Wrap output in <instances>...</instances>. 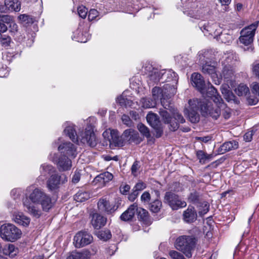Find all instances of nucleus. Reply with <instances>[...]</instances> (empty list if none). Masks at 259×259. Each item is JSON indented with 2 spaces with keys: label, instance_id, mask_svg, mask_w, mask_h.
Returning a JSON list of instances; mask_svg holds the SVG:
<instances>
[{
  "label": "nucleus",
  "instance_id": "obj_1",
  "mask_svg": "<svg viewBox=\"0 0 259 259\" xmlns=\"http://www.w3.org/2000/svg\"><path fill=\"white\" fill-rule=\"evenodd\" d=\"M26 191L29 199L27 198L23 200L24 210L34 217L38 218L41 215V211L34 204H41L45 211H48L53 206L51 197L42 190L33 186L28 187Z\"/></svg>",
  "mask_w": 259,
  "mask_h": 259
},
{
  "label": "nucleus",
  "instance_id": "obj_2",
  "mask_svg": "<svg viewBox=\"0 0 259 259\" xmlns=\"http://www.w3.org/2000/svg\"><path fill=\"white\" fill-rule=\"evenodd\" d=\"M190 109L188 117L192 123H196L199 120V115L198 111L200 110L203 116H210L214 119H217L220 115V110L218 108L213 109L211 102L199 101L198 99L189 100Z\"/></svg>",
  "mask_w": 259,
  "mask_h": 259
},
{
  "label": "nucleus",
  "instance_id": "obj_3",
  "mask_svg": "<svg viewBox=\"0 0 259 259\" xmlns=\"http://www.w3.org/2000/svg\"><path fill=\"white\" fill-rule=\"evenodd\" d=\"M103 137L109 141L111 148L114 147H122L125 141L130 143L139 142L138 133L134 130L129 128L124 131L121 136H120L117 130L109 128L105 131Z\"/></svg>",
  "mask_w": 259,
  "mask_h": 259
},
{
  "label": "nucleus",
  "instance_id": "obj_4",
  "mask_svg": "<svg viewBox=\"0 0 259 259\" xmlns=\"http://www.w3.org/2000/svg\"><path fill=\"white\" fill-rule=\"evenodd\" d=\"M67 125L64 130V134L74 143L78 142L80 140L83 144H87L91 147H95L97 144L95 134L94 132V125L89 123L84 132L81 133L79 135H77L73 124L67 122Z\"/></svg>",
  "mask_w": 259,
  "mask_h": 259
},
{
  "label": "nucleus",
  "instance_id": "obj_5",
  "mask_svg": "<svg viewBox=\"0 0 259 259\" xmlns=\"http://www.w3.org/2000/svg\"><path fill=\"white\" fill-rule=\"evenodd\" d=\"M183 7L184 14L195 20L207 18L208 15V8L202 6L197 0L183 4Z\"/></svg>",
  "mask_w": 259,
  "mask_h": 259
},
{
  "label": "nucleus",
  "instance_id": "obj_6",
  "mask_svg": "<svg viewBox=\"0 0 259 259\" xmlns=\"http://www.w3.org/2000/svg\"><path fill=\"white\" fill-rule=\"evenodd\" d=\"M196 242L197 239L194 236L183 235L177 239L175 247L190 258L192 256V252L194 250Z\"/></svg>",
  "mask_w": 259,
  "mask_h": 259
},
{
  "label": "nucleus",
  "instance_id": "obj_7",
  "mask_svg": "<svg viewBox=\"0 0 259 259\" xmlns=\"http://www.w3.org/2000/svg\"><path fill=\"white\" fill-rule=\"evenodd\" d=\"M21 231L14 225L5 224L0 227V236L5 240L14 242L20 238Z\"/></svg>",
  "mask_w": 259,
  "mask_h": 259
},
{
  "label": "nucleus",
  "instance_id": "obj_8",
  "mask_svg": "<svg viewBox=\"0 0 259 259\" xmlns=\"http://www.w3.org/2000/svg\"><path fill=\"white\" fill-rule=\"evenodd\" d=\"M258 25L259 21H256L243 28L240 32V42L245 46L250 44L253 41L255 30Z\"/></svg>",
  "mask_w": 259,
  "mask_h": 259
},
{
  "label": "nucleus",
  "instance_id": "obj_9",
  "mask_svg": "<svg viewBox=\"0 0 259 259\" xmlns=\"http://www.w3.org/2000/svg\"><path fill=\"white\" fill-rule=\"evenodd\" d=\"M202 95L204 97L206 96L212 100L215 105L213 106L211 103V104L214 109L218 108L220 110V108L224 107L225 106L221 96L218 93L217 90L210 83L208 84L207 87L205 85V92Z\"/></svg>",
  "mask_w": 259,
  "mask_h": 259
},
{
  "label": "nucleus",
  "instance_id": "obj_10",
  "mask_svg": "<svg viewBox=\"0 0 259 259\" xmlns=\"http://www.w3.org/2000/svg\"><path fill=\"white\" fill-rule=\"evenodd\" d=\"M60 139L59 138L57 141L53 143L54 146L58 147V150L61 153V155L66 156L70 158H75L77 155L76 149L75 146L69 142L62 143L59 145V141Z\"/></svg>",
  "mask_w": 259,
  "mask_h": 259
},
{
  "label": "nucleus",
  "instance_id": "obj_11",
  "mask_svg": "<svg viewBox=\"0 0 259 259\" xmlns=\"http://www.w3.org/2000/svg\"><path fill=\"white\" fill-rule=\"evenodd\" d=\"M164 200L173 210H177L187 205V203L184 200H182L177 194L171 192L165 193Z\"/></svg>",
  "mask_w": 259,
  "mask_h": 259
},
{
  "label": "nucleus",
  "instance_id": "obj_12",
  "mask_svg": "<svg viewBox=\"0 0 259 259\" xmlns=\"http://www.w3.org/2000/svg\"><path fill=\"white\" fill-rule=\"evenodd\" d=\"M169 90H172L171 85L169 84H166L163 86L162 90L158 87H154L152 91L153 99L156 101L160 99L161 100V105L163 108L165 109H167V106L169 107V104H166V101H167L165 100L164 98L165 96L166 97H168L166 95L167 94L169 96V94L168 93L170 92Z\"/></svg>",
  "mask_w": 259,
  "mask_h": 259
},
{
  "label": "nucleus",
  "instance_id": "obj_13",
  "mask_svg": "<svg viewBox=\"0 0 259 259\" xmlns=\"http://www.w3.org/2000/svg\"><path fill=\"white\" fill-rule=\"evenodd\" d=\"M67 181V177L65 174L55 173L52 174L47 180V187L49 191H54L59 189L61 185L66 183Z\"/></svg>",
  "mask_w": 259,
  "mask_h": 259
},
{
  "label": "nucleus",
  "instance_id": "obj_14",
  "mask_svg": "<svg viewBox=\"0 0 259 259\" xmlns=\"http://www.w3.org/2000/svg\"><path fill=\"white\" fill-rule=\"evenodd\" d=\"M93 240L90 234L85 231H80L74 236L73 243L76 247L80 248L90 244Z\"/></svg>",
  "mask_w": 259,
  "mask_h": 259
},
{
  "label": "nucleus",
  "instance_id": "obj_15",
  "mask_svg": "<svg viewBox=\"0 0 259 259\" xmlns=\"http://www.w3.org/2000/svg\"><path fill=\"white\" fill-rule=\"evenodd\" d=\"M148 123L155 131L156 137L159 138L163 134V128L157 114L149 112L146 116Z\"/></svg>",
  "mask_w": 259,
  "mask_h": 259
},
{
  "label": "nucleus",
  "instance_id": "obj_16",
  "mask_svg": "<svg viewBox=\"0 0 259 259\" xmlns=\"http://www.w3.org/2000/svg\"><path fill=\"white\" fill-rule=\"evenodd\" d=\"M199 26L204 35H211L213 36L214 38L219 33V30H221V28L218 24L213 22H205L203 23L201 22L199 23Z\"/></svg>",
  "mask_w": 259,
  "mask_h": 259
},
{
  "label": "nucleus",
  "instance_id": "obj_17",
  "mask_svg": "<svg viewBox=\"0 0 259 259\" xmlns=\"http://www.w3.org/2000/svg\"><path fill=\"white\" fill-rule=\"evenodd\" d=\"M52 161L56 163L60 171L69 170L72 167V161L69 157L61 155L54 157Z\"/></svg>",
  "mask_w": 259,
  "mask_h": 259
},
{
  "label": "nucleus",
  "instance_id": "obj_18",
  "mask_svg": "<svg viewBox=\"0 0 259 259\" xmlns=\"http://www.w3.org/2000/svg\"><path fill=\"white\" fill-rule=\"evenodd\" d=\"M98 208L101 212L111 214L117 209V206L111 204L106 198H102L98 201Z\"/></svg>",
  "mask_w": 259,
  "mask_h": 259
},
{
  "label": "nucleus",
  "instance_id": "obj_19",
  "mask_svg": "<svg viewBox=\"0 0 259 259\" xmlns=\"http://www.w3.org/2000/svg\"><path fill=\"white\" fill-rule=\"evenodd\" d=\"M192 85L196 88L202 94L205 92V83L204 78L198 73L194 72L191 76Z\"/></svg>",
  "mask_w": 259,
  "mask_h": 259
},
{
  "label": "nucleus",
  "instance_id": "obj_20",
  "mask_svg": "<svg viewBox=\"0 0 259 259\" xmlns=\"http://www.w3.org/2000/svg\"><path fill=\"white\" fill-rule=\"evenodd\" d=\"M113 178V176L112 174L106 171L96 176L94 180V183L96 184H99L100 186L103 187L112 180Z\"/></svg>",
  "mask_w": 259,
  "mask_h": 259
},
{
  "label": "nucleus",
  "instance_id": "obj_21",
  "mask_svg": "<svg viewBox=\"0 0 259 259\" xmlns=\"http://www.w3.org/2000/svg\"><path fill=\"white\" fill-rule=\"evenodd\" d=\"M202 71L205 74H209L215 84H220V80L217 74L216 68L214 66L208 64V62L202 66Z\"/></svg>",
  "mask_w": 259,
  "mask_h": 259
},
{
  "label": "nucleus",
  "instance_id": "obj_22",
  "mask_svg": "<svg viewBox=\"0 0 259 259\" xmlns=\"http://www.w3.org/2000/svg\"><path fill=\"white\" fill-rule=\"evenodd\" d=\"M107 219L99 213H94L92 219V224L96 229H99L105 225Z\"/></svg>",
  "mask_w": 259,
  "mask_h": 259
},
{
  "label": "nucleus",
  "instance_id": "obj_23",
  "mask_svg": "<svg viewBox=\"0 0 259 259\" xmlns=\"http://www.w3.org/2000/svg\"><path fill=\"white\" fill-rule=\"evenodd\" d=\"M197 214L194 208L189 206L183 212L184 220L187 223H192L196 220Z\"/></svg>",
  "mask_w": 259,
  "mask_h": 259
},
{
  "label": "nucleus",
  "instance_id": "obj_24",
  "mask_svg": "<svg viewBox=\"0 0 259 259\" xmlns=\"http://www.w3.org/2000/svg\"><path fill=\"white\" fill-rule=\"evenodd\" d=\"M13 220L17 224L23 226H27L30 223V219L24 215L22 212H14Z\"/></svg>",
  "mask_w": 259,
  "mask_h": 259
},
{
  "label": "nucleus",
  "instance_id": "obj_25",
  "mask_svg": "<svg viewBox=\"0 0 259 259\" xmlns=\"http://www.w3.org/2000/svg\"><path fill=\"white\" fill-rule=\"evenodd\" d=\"M137 210V204H133L130 205L128 209L121 215V219L124 221H128L131 220L135 216Z\"/></svg>",
  "mask_w": 259,
  "mask_h": 259
},
{
  "label": "nucleus",
  "instance_id": "obj_26",
  "mask_svg": "<svg viewBox=\"0 0 259 259\" xmlns=\"http://www.w3.org/2000/svg\"><path fill=\"white\" fill-rule=\"evenodd\" d=\"M222 66H232L233 67L235 62L237 61V57L235 53L229 52L224 54L223 57Z\"/></svg>",
  "mask_w": 259,
  "mask_h": 259
},
{
  "label": "nucleus",
  "instance_id": "obj_27",
  "mask_svg": "<svg viewBox=\"0 0 259 259\" xmlns=\"http://www.w3.org/2000/svg\"><path fill=\"white\" fill-rule=\"evenodd\" d=\"M251 88L252 93L257 97H255L253 98L249 97L247 99V101L248 104L250 105H255L257 103L259 98V83L257 82H253L251 84Z\"/></svg>",
  "mask_w": 259,
  "mask_h": 259
},
{
  "label": "nucleus",
  "instance_id": "obj_28",
  "mask_svg": "<svg viewBox=\"0 0 259 259\" xmlns=\"http://www.w3.org/2000/svg\"><path fill=\"white\" fill-rule=\"evenodd\" d=\"M238 143L237 141L233 140L228 141L224 143L219 148V152L221 153H224L229 151L237 149Z\"/></svg>",
  "mask_w": 259,
  "mask_h": 259
},
{
  "label": "nucleus",
  "instance_id": "obj_29",
  "mask_svg": "<svg viewBox=\"0 0 259 259\" xmlns=\"http://www.w3.org/2000/svg\"><path fill=\"white\" fill-rule=\"evenodd\" d=\"M218 32H219V33L218 34L217 36H215V38L224 44H229L233 40V37L232 34L231 33V31L222 32L221 30H219Z\"/></svg>",
  "mask_w": 259,
  "mask_h": 259
},
{
  "label": "nucleus",
  "instance_id": "obj_30",
  "mask_svg": "<svg viewBox=\"0 0 259 259\" xmlns=\"http://www.w3.org/2000/svg\"><path fill=\"white\" fill-rule=\"evenodd\" d=\"M6 5L9 11L19 12L21 9V2L19 0H5Z\"/></svg>",
  "mask_w": 259,
  "mask_h": 259
},
{
  "label": "nucleus",
  "instance_id": "obj_31",
  "mask_svg": "<svg viewBox=\"0 0 259 259\" xmlns=\"http://www.w3.org/2000/svg\"><path fill=\"white\" fill-rule=\"evenodd\" d=\"M223 70L221 74L222 77L229 80L234 76V69L232 66H223Z\"/></svg>",
  "mask_w": 259,
  "mask_h": 259
},
{
  "label": "nucleus",
  "instance_id": "obj_32",
  "mask_svg": "<svg viewBox=\"0 0 259 259\" xmlns=\"http://www.w3.org/2000/svg\"><path fill=\"white\" fill-rule=\"evenodd\" d=\"M221 90L225 99L227 101L230 102L235 100V96L230 90L229 87L227 84H223L221 86Z\"/></svg>",
  "mask_w": 259,
  "mask_h": 259
},
{
  "label": "nucleus",
  "instance_id": "obj_33",
  "mask_svg": "<svg viewBox=\"0 0 259 259\" xmlns=\"http://www.w3.org/2000/svg\"><path fill=\"white\" fill-rule=\"evenodd\" d=\"M161 70H158L157 69H153L149 75V79L148 80L149 84H152L154 83H157L161 80Z\"/></svg>",
  "mask_w": 259,
  "mask_h": 259
},
{
  "label": "nucleus",
  "instance_id": "obj_34",
  "mask_svg": "<svg viewBox=\"0 0 259 259\" xmlns=\"http://www.w3.org/2000/svg\"><path fill=\"white\" fill-rule=\"evenodd\" d=\"M3 253L13 257L18 253V249L13 244H9L6 245L3 248Z\"/></svg>",
  "mask_w": 259,
  "mask_h": 259
},
{
  "label": "nucleus",
  "instance_id": "obj_35",
  "mask_svg": "<svg viewBox=\"0 0 259 259\" xmlns=\"http://www.w3.org/2000/svg\"><path fill=\"white\" fill-rule=\"evenodd\" d=\"M55 171V168L51 165L43 164L40 166V176L39 177L44 176L46 177L47 175H52V173Z\"/></svg>",
  "mask_w": 259,
  "mask_h": 259
},
{
  "label": "nucleus",
  "instance_id": "obj_36",
  "mask_svg": "<svg viewBox=\"0 0 259 259\" xmlns=\"http://www.w3.org/2000/svg\"><path fill=\"white\" fill-rule=\"evenodd\" d=\"M188 200L193 204H198L202 201V195L196 191H193L189 195Z\"/></svg>",
  "mask_w": 259,
  "mask_h": 259
},
{
  "label": "nucleus",
  "instance_id": "obj_37",
  "mask_svg": "<svg viewBox=\"0 0 259 259\" xmlns=\"http://www.w3.org/2000/svg\"><path fill=\"white\" fill-rule=\"evenodd\" d=\"M161 78H165V76H167V78L169 79L168 82L170 81H177L178 80L177 75L171 70H161Z\"/></svg>",
  "mask_w": 259,
  "mask_h": 259
},
{
  "label": "nucleus",
  "instance_id": "obj_38",
  "mask_svg": "<svg viewBox=\"0 0 259 259\" xmlns=\"http://www.w3.org/2000/svg\"><path fill=\"white\" fill-rule=\"evenodd\" d=\"M162 207V202L158 199L149 203V209L153 213L158 212Z\"/></svg>",
  "mask_w": 259,
  "mask_h": 259
},
{
  "label": "nucleus",
  "instance_id": "obj_39",
  "mask_svg": "<svg viewBox=\"0 0 259 259\" xmlns=\"http://www.w3.org/2000/svg\"><path fill=\"white\" fill-rule=\"evenodd\" d=\"M90 197L89 193L82 190H79L74 195V199L77 202H82L88 200Z\"/></svg>",
  "mask_w": 259,
  "mask_h": 259
},
{
  "label": "nucleus",
  "instance_id": "obj_40",
  "mask_svg": "<svg viewBox=\"0 0 259 259\" xmlns=\"http://www.w3.org/2000/svg\"><path fill=\"white\" fill-rule=\"evenodd\" d=\"M90 254L88 251L73 252L67 259H89Z\"/></svg>",
  "mask_w": 259,
  "mask_h": 259
},
{
  "label": "nucleus",
  "instance_id": "obj_41",
  "mask_svg": "<svg viewBox=\"0 0 259 259\" xmlns=\"http://www.w3.org/2000/svg\"><path fill=\"white\" fill-rule=\"evenodd\" d=\"M166 104H169V107L167 106L166 109H168L170 111H171V109H170V108H171V106L170 105L169 102L166 101ZM165 109H166L165 108H164V109H160L159 111V114L161 115V116L162 117L163 120H164V122L165 123H168L169 121H170V119L172 117L170 116L168 111L167 110H166Z\"/></svg>",
  "mask_w": 259,
  "mask_h": 259
},
{
  "label": "nucleus",
  "instance_id": "obj_42",
  "mask_svg": "<svg viewBox=\"0 0 259 259\" xmlns=\"http://www.w3.org/2000/svg\"><path fill=\"white\" fill-rule=\"evenodd\" d=\"M141 103L143 108H149L155 106L156 101L148 98H143L141 100Z\"/></svg>",
  "mask_w": 259,
  "mask_h": 259
},
{
  "label": "nucleus",
  "instance_id": "obj_43",
  "mask_svg": "<svg viewBox=\"0 0 259 259\" xmlns=\"http://www.w3.org/2000/svg\"><path fill=\"white\" fill-rule=\"evenodd\" d=\"M96 235L99 239L104 241H106L111 237V234L109 230L98 231Z\"/></svg>",
  "mask_w": 259,
  "mask_h": 259
},
{
  "label": "nucleus",
  "instance_id": "obj_44",
  "mask_svg": "<svg viewBox=\"0 0 259 259\" xmlns=\"http://www.w3.org/2000/svg\"><path fill=\"white\" fill-rule=\"evenodd\" d=\"M137 128L143 136L147 138H150L151 137L149 129L144 124L142 123H139L137 125Z\"/></svg>",
  "mask_w": 259,
  "mask_h": 259
},
{
  "label": "nucleus",
  "instance_id": "obj_45",
  "mask_svg": "<svg viewBox=\"0 0 259 259\" xmlns=\"http://www.w3.org/2000/svg\"><path fill=\"white\" fill-rule=\"evenodd\" d=\"M138 218L142 221L146 222L148 219V212L142 208H138L136 211Z\"/></svg>",
  "mask_w": 259,
  "mask_h": 259
},
{
  "label": "nucleus",
  "instance_id": "obj_46",
  "mask_svg": "<svg viewBox=\"0 0 259 259\" xmlns=\"http://www.w3.org/2000/svg\"><path fill=\"white\" fill-rule=\"evenodd\" d=\"M11 42L12 39L10 36L0 34V43L2 47L7 48L10 46Z\"/></svg>",
  "mask_w": 259,
  "mask_h": 259
},
{
  "label": "nucleus",
  "instance_id": "obj_47",
  "mask_svg": "<svg viewBox=\"0 0 259 259\" xmlns=\"http://www.w3.org/2000/svg\"><path fill=\"white\" fill-rule=\"evenodd\" d=\"M235 92L239 96H242L245 95L249 92V89L246 85L240 84L235 90Z\"/></svg>",
  "mask_w": 259,
  "mask_h": 259
},
{
  "label": "nucleus",
  "instance_id": "obj_48",
  "mask_svg": "<svg viewBox=\"0 0 259 259\" xmlns=\"http://www.w3.org/2000/svg\"><path fill=\"white\" fill-rule=\"evenodd\" d=\"M196 156L197 158L199 160V162L204 164L206 162V160L210 158V155H207L202 150H198L196 152Z\"/></svg>",
  "mask_w": 259,
  "mask_h": 259
},
{
  "label": "nucleus",
  "instance_id": "obj_49",
  "mask_svg": "<svg viewBox=\"0 0 259 259\" xmlns=\"http://www.w3.org/2000/svg\"><path fill=\"white\" fill-rule=\"evenodd\" d=\"M198 207H199V213L200 215H204L206 213L209 208V204L206 201H201V203L198 204Z\"/></svg>",
  "mask_w": 259,
  "mask_h": 259
},
{
  "label": "nucleus",
  "instance_id": "obj_50",
  "mask_svg": "<svg viewBox=\"0 0 259 259\" xmlns=\"http://www.w3.org/2000/svg\"><path fill=\"white\" fill-rule=\"evenodd\" d=\"M116 102L121 106L127 107L132 105V101L124 98L122 96L118 97L116 99Z\"/></svg>",
  "mask_w": 259,
  "mask_h": 259
},
{
  "label": "nucleus",
  "instance_id": "obj_51",
  "mask_svg": "<svg viewBox=\"0 0 259 259\" xmlns=\"http://www.w3.org/2000/svg\"><path fill=\"white\" fill-rule=\"evenodd\" d=\"M78 14L79 17L84 19L88 14V9L84 6H80L77 8Z\"/></svg>",
  "mask_w": 259,
  "mask_h": 259
},
{
  "label": "nucleus",
  "instance_id": "obj_52",
  "mask_svg": "<svg viewBox=\"0 0 259 259\" xmlns=\"http://www.w3.org/2000/svg\"><path fill=\"white\" fill-rule=\"evenodd\" d=\"M169 255L172 259H186L182 254L176 250H170Z\"/></svg>",
  "mask_w": 259,
  "mask_h": 259
},
{
  "label": "nucleus",
  "instance_id": "obj_53",
  "mask_svg": "<svg viewBox=\"0 0 259 259\" xmlns=\"http://www.w3.org/2000/svg\"><path fill=\"white\" fill-rule=\"evenodd\" d=\"M99 16V12L96 9H91L89 12L88 19L90 21L95 20Z\"/></svg>",
  "mask_w": 259,
  "mask_h": 259
},
{
  "label": "nucleus",
  "instance_id": "obj_54",
  "mask_svg": "<svg viewBox=\"0 0 259 259\" xmlns=\"http://www.w3.org/2000/svg\"><path fill=\"white\" fill-rule=\"evenodd\" d=\"M173 116L175 120H177L178 122L183 123L185 121L183 116L177 111H175L173 113Z\"/></svg>",
  "mask_w": 259,
  "mask_h": 259
},
{
  "label": "nucleus",
  "instance_id": "obj_55",
  "mask_svg": "<svg viewBox=\"0 0 259 259\" xmlns=\"http://www.w3.org/2000/svg\"><path fill=\"white\" fill-rule=\"evenodd\" d=\"M151 199V195L147 192H144L141 196V200L144 203H150L149 201Z\"/></svg>",
  "mask_w": 259,
  "mask_h": 259
},
{
  "label": "nucleus",
  "instance_id": "obj_56",
  "mask_svg": "<svg viewBox=\"0 0 259 259\" xmlns=\"http://www.w3.org/2000/svg\"><path fill=\"white\" fill-rule=\"evenodd\" d=\"M207 53L200 52L198 54V58L200 63L202 65L207 63V58L206 57Z\"/></svg>",
  "mask_w": 259,
  "mask_h": 259
},
{
  "label": "nucleus",
  "instance_id": "obj_57",
  "mask_svg": "<svg viewBox=\"0 0 259 259\" xmlns=\"http://www.w3.org/2000/svg\"><path fill=\"white\" fill-rule=\"evenodd\" d=\"M87 34H83V33H81L80 34H79L78 36H77L76 38L75 36H74V38L75 39V40L78 42H85L88 40V37H87Z\"/></svg>",
  "mask_w": 259,
  "mask_h": 259
},
{
  "label": "nucleus",
  "instance_id": "obj_58",
  "mask_svg": "<svg viewBox=\"0 0 259 259\" xmlns=\"http://www.w3.org/2000/svg\"><path fill=\"white\" fill-rule=\"evenodd\" d=\"M146 187V185L144 183L140 182L136 184V185L134 187L133 190L139 193V191L143 190Z\"/></svg>",
  "mask_w": 259,
  "mask_h": 259
},
{
  "label": "nucleus",
  "instance_id": "obj_59",
  "mask_svg": "<svg viewBox=\"0 0 259 259\" xmlns=\"http://www.w3.org/2000/svg\"><path fill=\"white\" fill-rule=\"evenodd\" d=\"M168 123L169 124V128L171 131H175L179 128L178 122L176 121L175 120H173L172 118L170 119V121Z\"/></svg>",
  "mask_w": 259,
  "mask_h": 259
},
{
  "label": "nucleus",
  "instance_id": "obj_60",
  "mask_svg": "<svg viewBox=\"0 0 259 259\" xmlns=\"http://www.w3.org/2000/svg\"><path fill=\"white\" fill-rule=\"evenodd\" d=\"M225 106L224 107H221L220 108V111L221 109H222L224 117L225 119H228L230 117L231 114L230 109L227 107L226 104H225Z\"/></svg>",
  "mask_w": 259,
  "mask_h": 259
},
{
  "label": "nucleus",
  "instance_id": "obj_61",
  "mask_svg": "<svg viewBox=\"0 0 259 259\" xmlns=\"http://www.w3.org/2000/svg\"><path fill=\"white\" fill-rule=\"evenodd\" d=\"M121 119L122 122L127 126L130 127L132 125V121L128 115L123 114L122 116Z\"/></svg>",
  "mask_w": 259,
  "mask_h": 259
},
{
  "label": "nucleus",
  "instance_id": "obj_62",
  "mask_svg": "<svg viewBox=\"0 0 259 259\" xmlns=\"http://www.w3.org/2000/svg\"><path fill=\"white\" fill-rule=\"evenodd\" d=\"M13 35L15 37V39L19 42L22 41L25 38L24 33H22V32L20 31L15 32Z\"/></svg>",
  "mask_w": 259,
  "mask_h": 259
},
{
  "label": "nucleus",
  "instance_id": "obj_63",
  "mask_svg": "<svg viewBox=\"0 0 259 259\" xmlns=\"http://www.w3.org/2000/svg\"><path fill=\"white\" fill-rule=\"evenodd\" d=\"M130 186L128 185H123L120 187V191L121 194L126 195L130 190Z\"/></svg>",
  "mask_w": 259,
  "mask_h": 259
},
{
  "label": "nucleus",
  "instance_id": "obj_64",
  "mask_svg": "<svg viewBox=\"0 0 259 259\" xmlns=\"http://www.w3.org/2000/svg\"><path fill=\"white\" fill-rule=\"evenodd\" d=\"M252 71L253 74L259 78V63L253 64Z\"/></svg>",
  "mask_w": 259,
  "mask_h": 259
}]
</instances>
